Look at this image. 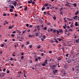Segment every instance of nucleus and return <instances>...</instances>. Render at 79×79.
<instances>
[{
  "label": "nucleus",
  "mask_w": 79,
  "mask_h": 79,
  "mask_svg": "<svg viewBox=\"0 0 79 79\" xmlns=\"http://www.w3.org/2000/svg\"><path fill=\"white\" fill-rule=\"evenodd\" d=\"M53 32L54 33H55L56 32V30L54 29L53 30Z\"/></svg>",
  "instance_id": "79ce46f5"
},
{
  "label": "nucleus",
  "mask_w": 79,
  "mask_h": 79,
  "mask_svg": "<svg viewBox=\"0 0 79 79\" xmlns=\"http://www.w3.org/2000/svg\"><path fill=\"white\" fill-rule=\"evenodd\" d=\"M1 47H4V44H2L1 45Z\"/></svg>",
  "instance_id": "49530a36"
},
{
  "label": "nucleus",
  "mask_w": 79,
  "mask_h": 79,
  "mask_svg": "<svg viewBox=\"0 0 79 79\" xmlns=\"http://www.w3.org/2000/svg\"><path fill=\"white\" fill-rule=\"evenodd\" d=\"M43 36V34L41 33V36H40V37H42V36Z\"/></svg>",
  "instance_id": "603ef678"
},
{
  "label": "nucleus",
  "mask_w": 79,
  "mask_h": 79,
  "mask_svg": "<svg viewBox=\"0 0 79 79\" xmlns=\"http://www.w3.org/2000/svg\"><path fill=\"white\" fill-rule=\"evenodd\" d=\"M5 71H6V69H5V68H4L3 71V72H5Z\"/></svg>",
  "instance_id": "ea45409f"
},
{
  "label": "nucleus",
  "mask_w": 79,
  "mask_h": 79,
  "mask_svg": "<svg viewBox=\"0 0 79 79\" xmlns=\"http://www.w3.org/2000/svg\"><path fill=\"white\" fill-rule=\"evenodd\" d=\"M54 20H56V17L55 16L53 17Z\"/></svg>",
  "instance_id": "9b49d317"
},
{
  "label": "nucleus",
  "mask_w": 79,
  "mask_h": 79,
  "mask_svg": "<svg viewBox=\"0 0 79 79\" xmlns=\"http://www.w3.org/2000/svg\"><path fill=\"white\" fill-rule=\"evenodd\" d=\"M29 48H32V45H31L29 46Z\"/></svg>",
  "instance_id": "72a5a7b5"
},
{
  "label": "nucleus",
  "mask_w": 79,
  "mask_h": 79,
  "mask_svg": "<svg viewBox=\"0 0 79 79\" xmlns=\"http://www.w3.org/2000/svg\"><path fill=\"white\" fill-rule=\"evenodd\" d=\"M76 43H78V42H79V41H78V40H76Z\"/></svg>",
  "instance_id": "7c9ffc66"
},
{
  "label": "nucleus",
  "mask_w": 79,
  "mask_h": 79,
  "mask_svg": "<svg viewBox=\"0 0 79 79\" xmlns=\"http://www.w3.org/2000/svg\"><path fill=\"white\" fill-rule=\"evenodd\" d=\"M45 9V7H42L41 8L42 11H43Z\"/></svg>",
  "instance_id": "f8f14e48"
},
{
  "label": "nucleus",
  "mask_w": 79,
  "mask_h": 79,
  "mask_svg": "<svg viewBox=\"0 0 79 79\" xmlns=\"http://www.w3.org/2000/svg\"><path fill=\"white\" fill-rule=\"evenodd\" d=\"M56 32H57V34H59V31H58L57 30H56Z\"/></svg>",
  "instance_id": "dca6fc26"
},
{
  "label": "nucleus",
  "mask_w": 79,
  "mask_h": 79,
  "mask_svg": "<svg viewBox=\"0 0 79 79\" xmlns=\"http://www.w3.org/2000/svg\"><path fill=\"white\" fill-rule=\"evenodd\" d=\"M62 40V39H61V38H59V41H61Z\"/></svg>",
  "instance_id": "6e6d98bb"
},
{
  "label": "nucleus",
  "mask_w": 79,
  "mask_h": 79,
  "mask_svg": "<svg viewBox=\"0 0 79 79\" xmlns=\"http://www.w3.org/2000/svg\"><path fill=\"white\" fill-rule=\"evenodd\" d=\"M27 45H28V44H29V42L28 41H27Z\"/></svg>",
  "instance_id": "5fc2aeb1"
},
{
  "label": "nucleus",
  "mask_w": 79,
  "mask_h": 79,
  "mask_svg": "<svg viewBox=\"0 0 79 79\" xmlns=\"http://www.w3.org/2000/svg\"><path fill=\"white\" fill-rule=\"evenodd\" d=\"M57 60H58V61H60L61 60V58H60V57H59L57 59Z\"/></svg>",
  "instance_id": "b1692460"
},
{
  "label": "nucleus",
  "mask_w": 79,
  "mask_h": 79,
  "mask_svg": "<svg viewBox=\"0 0 79 79\" xmlns=\"http://www.w3.org/2000/svg\"><path fill=\"white\" fill-rule=\"evenodd\" d=\"M35 35H35V36L36 37L38 36H37V35H39V33H35Z\"/></svg>",
  "instance_id": "412c9836"
},
{
  "label": "nucleus",
  "mask_w": 79,
  "mask_h": 79,
  "mask_svg": "<svg viewBox=\"0 0 79 79\" xmlns=\"http://www.w3.org/2000/svg\"><path fill=\"white\" fill-rule=\"evenodd\" d=\"M21 58V60H23L24 58V56H22Z\"/></svg>",
  "instance_id": "58836bf2"
},
{
  "label": "nucleus",
  "mask_w": 79,
  "mask_h": 79,
  "mask_svg": "<svg viewBox=\"0 0 79 79\" xmlns=\"http://www.w3.org/2000/svg\"><path fill=\"white\" fill-rule=\"evenodd\" d=\"M49 53H52V51H50L49 52Z\"/></svg>",
  "instance_id": "69168bd1"
},
{
  "label": "nucleus",
  "mask_w": 79,
  "mask_h": 79,
  "mask_svg": "<svg viewBox=\"0 0 79 79\" xmlns=\"http://www.w3.org/2000/svg\"><path fill=\"white\" fill-rule=\"evenodd\" d=\"M31 1H28V3H29V4H30V3H32V0H30Z\"/></svg>",
  "instance_id": "9d476101"
},
{
  "label": "nucleus",
  "mask_w": 79,
  "mask_h": 79,
  "mask_svg": "<svg viewBox=\"0 0 79 79\" xmlns=\"http://www.w3.org/2000/svg\"><path fill=\"white\" fill-rule=\"evenodd\" d=\"M54 42H56V43H57V44L59 43V42H58V41L57 40H56V41H55Z\"/></svg>",
  "instance_id": "a878e982"
},
{
  "label": "nucleus",
  "mask_w": 79,
  "mask_h": 79,
  "mask_svg": "<svg viewBox=\"0 0 79 79\" xmlns=\"http://www.w3.org/2000/svg\"><path fill=\"white\" fill-rule=\"evenodd\" d=\"M2 74L3 75V76H2V77H3L5 75V73H2Z\"/></svg>",
  "instance_id": "aec40b11"
},
{
  "label": "nucleus",
  "mask_w": 79,
  "mask_h": 79,
  "mask_svg": "<svg viewBox=\"0 0 79 79\" xmlns=\"http://www.w3.org/2000/svg\"><path fill=\"white\" fill-rule=\"evenodd\" d=\"M15 16H18V15H17V14H15Z\"/></svg>",
  "instance_id": "13d9d810"
},
{
  "label": "nucleus",
  "mask_w": 79,
  "mask_h": 79,
  "mask_svg": "<svg viewBox=\"0 0 79 79\" xmlns=\"http://www.w3.org/2000/svg\"><path fill=\"white\" fill-rule=\"evenodd\" d=\"M29 37H32V35H29Z\"/></svg>",
  "instance_id": "c756f323"
},
{
  "label": "nucleus",
  "mask_w": 79,
  "mask_h": 79,
  "mask_svg": "<svg viewBox=\"0 0 79 79\" xmlns=\"http://www.w3.org/2000/svg\"><path fill=\"white\" fill-rule=\"evenodd\" d=\"M59 32H61V33H63V31L62 29L59 30Z\"/></svg>",
  "instance_id": "1a4fd4ad"
},
{
  "label": "nucleus",
  "mask_w": 79,
  "mask_h": 79,
  "mask_svg": "<svg viewBox=\"0 0 79 79\" xmlns=\"http://www.w3.org/2000/svg\"><path fill=\"white\" fill-rule=\"evenodd\" d=\"M67 2H66L67 3H66L65 5V6H68L69 7H70V6H70V5L68 4L67 3Z\"/></svg>",
  "instance_id": "20e7f679"
},
{
  "label": "nucleus",
  "mask_w": 79,
  "mask_h": 79,
  "mask_svg": "<svg viewBox=\"0 0 79 79\" xmlns=\"http://www.w3.org/2000/svg\"><path fill=\"white\" fill-rule=\"evenodd\" d=\"M66 74H67V73H66L65 72L64 73V76H66Z\"/></svg>",
  "instance_id": "864d4df0"
},
{
  "label": "nucleus",
  "mask_w": 79,
  "mask_h": 79,
  "mask_svg": "<svg viewBox=\"0 0 79 79\" xmlns=\"http://www.w3.org/2000/svg\"><path fill=\"white\" fill-rule=\"evenodd\" d=\"M75 26H78V23H77V22H76L75 24Z\"/></svg>",
  "instance_id": "4be33fe9"
},
{
  "label": "nucleus",
  "mask_w": 79,
  "mask_h": 79,
  "mask_svg": "<svg viewBox=\"0 0 79 79\" xmlns=\"http://www.w3.org/2000/svg\"><path fill=\"white\" fill-rule=\"evenodd\" d=\"M5 23H6V24H8V22H6V21H5Z\"/></svg>",
  "instance_id": "e433bc0d"
},
{
  "label": "nucleus",
  "mask_w": 79,
  "mask_h": 79,
  "mask_svg": "<svg viewBox=\"0 0 79 79\" xmlns=\"http://www.w3.org/2000/svg\"><path fill=\"white\" fill-rule=\"evenodd\" d=\"M9 28L10 29H12V27L11 26H9Z\"/></svg>",
  "instance_id": "c03bdc74"
},
{
  "label": "nucleus",
  "mask_w": 79,
  "mask_h": 79,
  "mask_svg": "<svg viewBox=\"0 0 79 79\" xmlns=\"http://www.w3.org/2000/svg\"><path fill=\"white\" fill-rule=\"evenodd\" d=\"M37 29L38 30L39 33H40V28H39V26H37Z\"/></svg>",
  "instance_id": "423d86ee"
},
{
  "label": "nucleus",
  "mask_w": 79,
  "mask_h": 79,
  "mask_svg": "<svg viewBox=\"0 0 79 79\" xmlns=\"http://www.w3.org/2000/svg\"><path fill=\"white\" fill-rule=\"evenodd\" d=\"M67 3H68V4H72V5L74 6V7H76V6H77V4L76 3L73 4L67 2Z\"/></svg>",
  "instance_id": "f03ea898"
},
{
  "label": "nucleus",
  "mask_w": 79,
  "mask_h": 79,
  "mask_svg": "<svg viewBox=\"0 0 79 79\" xmlns=\"http://www.w3.org/2000/svg\"><path fill=\"white\" fill-rule=\"evenodd\" d=\"M30 29H28L27 30V32H30Z\"/></svg>",
  "instance_id": "8fccbe9b"
},
{
  "label": "nucleus",
  "mask_w": 79,
  "mask_h": 79,
  "mask_svg": "<svg viewBox=\"0 0 79 79\" xmlns=\"http://www.w3.org/2000/svg\"><path fill=\"white\" fill-rule=\"evenodd\" d=\"M78 13H79V11H77V12H76L75 13V15H77Z\"/></svg>",
  "instance_id": "f3484780"
},
{
  "label": "nucleus",
  "mask_w": 79,
  "mask_h": 79,
  "mask_svg": "<svg viewBox=\"0 0 79 79\" xmlns=\"http://www.w3.org/2000/svg\"><path fill=\"white\" fill-rule=\"evenodd\" d=\"M69 31H71V32L73 31V30H72V29H69Z\"/></svg>",
  "instance_id": "cd10ccee"
},
{
  "label": "nucleus",
  "mask_w": 79,
  "mask_h": 79,
  "mask_svg": "<svg viewBox=\"0 0 79 79\" xmlns=\"http://www.w3.org/2000/svg\"><path fill=\"white\" fill-rule=\"evenodd\" d=\"M63 9V8H61L60 9V11H62L61 10H62Z\"/></svg>",
  "instance_id": "37998d69"
},
{
  "label": "nucleus",
  "mask_w": 79,
  "mask_h": 79,
  "mask_svg": "<svg viewBox=\"0 0 79 79\" xmlns=\"http://www.w3.org/2000/svg\"><path fill=\"white\" fill-rule=\"evenodd\" d=\"M11 36H12V37H14V36H15V34H12Z\"/></svg>",
  "instance_id": "c9c22d12"
},
{
  "label": "nucleus",
  "mask_w": 79,
  "mask_h": 79,
  "mask_svg": "<svg viewBox=\"0 0 79 79\" xmlns=\"http://www.w3.org/2000/svg\"><path fill=\"white\" fill-rule=\"evenodd\" d=\"M9 6L10 7H11V8H12V9H14V8H15V7L13 6H11V5H9Z\"/></svg>",
  "instance_id": "6e6552de"
},
{
  "label": "nucleus",
  "mask_w": 79,
  "mask_h": 79,
  "mask_svg": "<svg viewBox=\"0 0 79 79\" xmlns=\"http://www.w3.org/2000/svg\"><path fill=\"white\" fill-rule=\"evenodd\" d=\"M46 9H47V10H49L50 9V7H47L46 8Z\"/></svg>",
  "instance_id": "09e8293b"
},
{
  "label": "nucleus",
  "mask_w": 79,
  "mask_h": 79,
  "mask_svg": "<svg viewBox=\"0 0 79 79\" xmlns=\"http://www.w3.org/2000/svg\"><path fill=\"white\" fill-rule=\"evenodd\" d=\"M43 29L44 30H47V27H44V28H43Z\"/></svg>",
  "instance_id": "5701e85b"
},
{
  "label": "nucleus",
  "mask_w": 79,
  "mask_h": 79,
  "mask_svg": "<svg viewBox=\"0 0 79 79\" xmlns=\"http://www.w3.org/2000/svg\"><path fill=\"white\" fill-rule=\"evenodd\" d=\"M44 15H47V12H46L45 11H44Z\"/></svg>",
  "instance_id": "de8ad7c7"
},
{
  "label": "nucleus",
  "mask_w": 79,
  "mask_h": 79,
  "mask_svg": "<svg viewBox=\"0 0 79 79\" xmlns=\"http://www.w3.org/2000/svg\"><path fill=\"white\" fill-rule=\"evenodd\" d=\"M43 39H45V35H44L43 36Z\"/></svg>",
  "instance_id": "680f3d73"
},
{
  "label": "nucleus",
  "mask_w": 79,
  "mask_h": 79,
  "mask_svg": "<svg viewBox=\"0 0 79 79\" xmlns=\"http://www.w3.org/2000/svg\"><path fill=\"white\" fill-rule=\"evenodd\" d=\"M27 7L26 6L25 8L24 9V11H27Z\"/></svg>",
  "instance_id": "2eb2a0df"
},
{
  "label": "nucleus",
  "mask_w": 79,
  "mask_h": 79,
  "mask_svg": "<svg viewBox=\"0 0 79 79\" xmlns=\"http://www.w3.org/2000/svg\"><path fill=\"white\" fill-rule=\"evenodd\" d=\"M3 16H6V14H3Z\"/></svg>",
  "instance_id": "a18cd8bd"
},
{
  "label": "nucleus",
  "mask_w": 79,
  "mask_h": 79,
  "mask_svg": "<svg viewBox=\"0 0 79 79\" xmlns=\"http://www.w3.org/2000/svg\"><path fill=\"white\" fill-rule=\"evenodd\" d=\"M69 61L70 62H71V59H69Z\"/></svg>",
  "instance_id": "338daca9"
},
{
  "label": "nucleus",
  "mask_w": 79,
  "mask_h": 79,
  "mask_svg": "<svg viewBox=\"0 0 79 79\" xmlns=\"http://www.w3.org/2000/svg\"><path fill=\"white\" fill-rule=\"evenodd\" d=\"M6 73H7V74H9V73H10V70L7 71Z\"/></svg>",
  "instance_id": "4c0bfd02"
},
{
  "label": "nucleus",
  "mask_w": 79,
  "mask_h": 79,
  "mask_svg": "<svg viewBox=\"0 0 79 79\" xmlns=\"http://www.w3.org/2000/svg\"><path fill=\"white\" fill-rule=\"evenodd\" d=\"M17 38L19 39V41H22V40H24V38L23 37H19V36H17Z\"/></svg>",
  "instance_id": "f257e3e1"
},
{
  "label": "nucleus",
  "mask_w": 79,
  "mask_h": 79,
  "mask_svg": "<svg viewBox=\"0 0 79 79\" xmlns=\"http://www.w3.org/2000/svg\"><path fill=\"white\" fill-rule=\"evenodd\" d=\"M67 19H68V20H69V21H73V19H70L69 18H67Z\"/></svg>",
  "instance_id": "a211bd4d"
},
{
  "label": "nucleus",
  "mask_w": 79,
  "mask_h": 79,
  "mask_svg": "<svg viewBox=\"0 0 79 79\" xmlns=\"http://www.w3.org/2000/svg\"><path fill=\"white\" fill-rule=\"evenodd\" d=\"M9 11L10 12H13V10L12 9H10Z\"/></svg>",
  "instance_id": "4468645a"
},
{
  "label": "nucleus",
  "mask_w": 79,
  "mask_h": 79,
  "mask_svg": "<svg viewBox=\"0 0 79 79\" xmlns=\"http://www.w3.org/2000/svg\"><path fill=\"white\" fill-rule=\"evenodd\" d=\"M17 3V2L15 1V2L13 3V4L14 5V6H16V4Z\"/></svg>",
  "instance_id": "39448f33"
},
{
  "label": "nucleus",
  "mask_w": 79,
  "mask_h": 79,
  "mask_svg": "<svg viewBox=\"0 0 79 79\" xmlns=\"http://www.w3.org/2000/svg\"><path fill=\"white\" fill-rule=\"evenodd\" d=\"M50 42L52 43V42H55L52 40H51Z\"/></svg>",
  "instance_id": "bb28decb"
},
{
  "label": "nucleus",
  "mask_w": 79,
  "mask_h": 79,
  "mask_svg": "<svg viewBox=\"0 0 79 79\" xmlns=\"http://www.w3.org/2000/svg\"><path fill=\"white\" fill-rule=\"evenodd\" d=\"M45 6H48V4L46 3L45 5Z\"/></svg>",
  "instance_id": "a19ab883"
},
{
  "label": "nucleus",
  "mask_w": 79,
  "mask_h": 79,
  "mask_svg": "<svg viewBox=\"0 0 79 79\" xmlns=\"http://www.w3.org/2000/svg\"><path fill=\"white\" fill-rule=\"evenodd\" d=\"M37 66H39V65H42V64L39 63H37L36 64Z\"/></svg>",
  "instance_id": "ddd939ff"
},
{
  "label": "nucleus",
  "mask_w": 79,
  "mask_h": 79,
  "mask_svg": "<svg viewBox=\"0 0 79 79\" xmlns=\"http://www.w3.org/2000/svg\"><path fill=\"white\" fill-rule=\"evenodd\" d=\"M57 71H58L57 70H53L52 73H54V74H56V73H57Z\"/></svg>",
  "instance_id": "7ed1b4c3"
},
{
  "label": "nucleus",
  "mask_w": 79,
  "mask_h": 79,
  "mask_svg": "<svg viewBox=\"0 0 79 79\" xmlns=\"http://www.w3.org/2000/svg\"><path fill=\"white\" fill-rule=\"evenodd\" d=\"M38 60H40V59H41V58H40V57H38Z\"/></svg>",
  "instance_id": "052dcab7"
},
{
  "label": "nucleus",
  "mask_w": 79,
  "mask_h": 79,
  "mask_svg": "<svg viewBox=\"0 0 79 79\" xmlns=\"http://www.w3.org/2000/svg\"><path fill=\"white\" fill-rule=\"evenodd\" d=\"M60 11V15H63V12H62V11Z\"/></svg>",
  "instance_id": "473e14b6"
},
{
  "label": "nucleus",
  "mask_w": 79,
  "mask_h": 79,
  "mask_svg": "<svg viewBox=\"0 0 79 79\" xmlns=\"http://www.w3.org/2000/svg\"><path fill=\"white\" fill-rule=\"evenodd\" d=\"M52 31H53V29H51L50 30V32H52Z\"/></svg>",
  "instance_id": "bf43d9fd"
},
{
  "label": "nucleus",
  "mask_w": 79,
  "mask_h": 79,
  "mask_svg": "<svg viewBox=\"0 0 79 79\" xmlns=\"http://www.w3.org/2000/svg\"><path fill=\"white\" fill-rule=\"evenodd\" d=\"M69 55V54H67L65 55H66V56H67V57H68Z\"/></svg>",
  "instance_id": "4d7b16f0"
},
{
  "label": "nucleus",
  "mask_w": 79,
  "mask_h": 79,
  "mask_svg": "<svg viewBox=\"0 0 79 79\" xmlns=\"http://www.w3.org/2000/svg\"><path fill=\"white\" fill-rule=\"evenodd\" d=\"M35 61H38V59L36 58L35 59Z\"/></svg>",
  "instance_id": "3c124183"
},
{
  "label": "nucleus",
  "mask_w": 79,
  "mask_h": 79,
  "mask_svg": "<svg viewBox=\"0 0 79 79\" xmlns=\"http://www.w3.org/2000/svg\"><path fill=\"white\" fill-rule=\"evenodd\" d=\"M46 64H45V63H44L43 64H42V66H45V65H46Z\"/></svg>",
  "instance_id": "393cba45"
},
{
  "label": "nucleus",
  "mask_w": 79,
  "mask_h": 79,
  "mask_svg": "<svg viewBox=\"0 0 79 79\" xmlns=\"http://www.w3.org/2000/svg\"><path fill=\"white\" fill-rule=\"evenodd\" d=\"M76 71H77V73H78L79 72V69H76Z\"/></svg>",
  "instance_id": "6ab92c4d"
},
{
  "label": "nucleus",
  "mask_w": 79,
  "mask_h": 79,
  "mask_svg": "<svg viewBox=\"0 0 79 79\" xmlns=\"http://www.w3.org/2000/svg\"><path fill=\"white\" fill-rule=\"evenodd\" d=\"M61 49L62 50H64V48L62 47L61 48Z\"/></svg>",
  "instance_id": "2f4dec72"
},
{
  "label": "nucleus",
  "mask_w": 79,
  "mask_h": 79,
  "mask_svg": "<svg viewBox=\"0 0 79 79\" xmlns=\"http://www.w3.org/2000/svg\"><path fill=\"white\" fill-rule=\"evenodd\" d=\"M47 61H48V60H47V59H46L45 60V61L44 62V63H45V64H47Z\"/></svg>",
  "instance_id": "0eeeda50"
},
{
  "label": "nucleus",
  "mask_w": 79,
  "mask_h": 79,
  "mask_svg": "<svg viewBox=\"0 0 79 79\" xmlns=\"http://www.w3.org/2000/svg\"><path fill=\"white\" fill-rule=\"evenodd\" d=\"M72 70L73 71H74V69L73 68V67H72Z\"/></svg>",
  "instance_id": "774afa93"
},
{
  "label": "nucleus",
  "mask_w": 79,
  "mask_h": 79,
  "mask_svg": "<svg viewBox=\"0 0 79 79\" xmlns=\"http://www.w3.org/2000/svg\"><path fill=\"white\" fill-rule=\"evenodd\" d=\"M17 32H18V33H19V34H20V33H21V32L19 31V30H17Z\"/></svg>",
  "instance_id": "c85d7f7f"
},
{
  "label": "nucleus",
  "mask_w": 79,
  "mask_h": 79,
  "mask_svg": "<svg viewBox=\"0 0 79 79\" xmlns=\"http://www.w3.org/2000/svg\"><path fill=\"white\" fill-rule=\"evenodd\" d=\"M27 27H29V24H27L26 25Z\"/></svg>",
  "instance_id": "0e129e2a"
},
{
  "label": "nucleus",
  "mask_w": 79,
  "mask_h": 79,
  "mask_svg": "<svg viewBox=\"0 0 79 79\" xmlns=\"http://www.w3.org/2000/svg\"><path fill=\"white\" fill-rule=\"evenodd\" d=\"M38 48H40V46H39L37 47Z\"/></svg>",
  "instance_id": "e2e57ef3"
},
{
  "label": "nucleus",
  "mask_w": 79,
  "mask_h": 79,
  "mask_svg": "<svg viewBox=\"0 0 79 79\" xmlns=\"http://www.w3.org/2000/svg\"><path fill=\"white\" fill-rule=\"evenodd\" d=\"M10 61H13V60H13V58L11 57V58H10Z\"/></svg>",
  "instance_id": "f704fd0d"
}]
</instances>
